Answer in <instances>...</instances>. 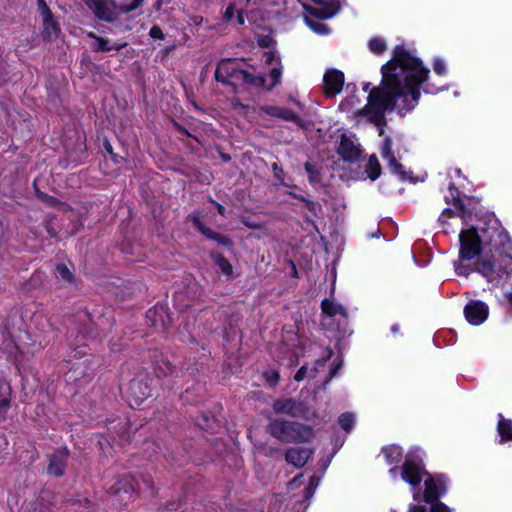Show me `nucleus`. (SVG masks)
I'll use <instances>...</instances> for the list:
<instances>
[{
	"label": "nucleus",
	"instance_id": "obj_1",
	"mask_svg": "<svg viewBox=\"0 0 512 512\" xmlns=\"http://www.w3.org/2000/svg\"><path fill=\"white\" fill-rule=\"evenodd\" d=\"M381 73L380 85L369 91L367 104L355 114L358 122L377 126L380 136L384 134L385 113L413 110L420 98L421 85L425 93L436 94L442 90L428 82L429 69L403 46L395 47L392 59L381 67Z\"/></svg>",
	"mask_w": 512,
	"mask_h": 512
},
{
	"label": "nucleus",
	"instance_id": "obj_2",
	"mask_svg": "<svg viewBox=\"0 0 512 512\" xmlns=\"http://www.w3.org/2000/svg\"><path fill=\"white\" fill-rule=\"evenodd\" d=\"M512 241L494 217L462 228L459 255L453 262L456 274L468 277L479 273L493 286H499L512 274Z\"/></svg>",
	"mask_w": 512,
	"mask_h": 512
},
{
	"label": "nucleus",
	"instance_id": "obj_3",
	"mask_svg": "<svg viewBox=\"0 0 512 512\" xmlns=\"http://www.w3.org/2000/svg\"><path fill=\"white\" fill-rule=\"evenodd\" d=\"M423 451L418 448H412L405 456L401 467L395 465L389 470V475L393 480L402 479L407 482L413 490L420 484L425 470L422 464Z\"/></svg>",
	"mask_w": 512,
	"mask_h": 512
},
{
	"label": "nucleus",
	"instance_id": "obj_4",
	"mask_svg": "<svg viewBox=\"0 0 512 512\" xmlns=\"http://www.w3.org/2000/svg\"><path fill=\"white\" fill-rule=\"evenodd\" d=\"M215 78L222 83L236 86L240 83H247L254 86H264L265 78L255 76L238 67V64L232 59H222L216 68Z\"/></svg>",
	"mask_w": 512,
	"mask_h": 512
},
{
	"label": "nucleus",
	"instance_id": "obj_5",
	"mask_svg": "<svg viewBox=\"0 0 512 512\" xmlns=\"http://www.w3.org/2000/svg\"><path fill=\"white\" fill-rule=\"evenodd\" d=\"M268 429L272 436L287 443L307 442L314 436L312 428L307 425L279 419L271 421Z\"/></svg>",
	"mask_w": 512,
	"mask_h": 512
},
{
	"label": "nucleus",
	"instance_id": "obj_6",
	"mask_svg": "<svg viewBox=\"0 0 512 512\" xmlns=\"http://www.w3.org/2000/svg\"><path fill=\"white\" fill-rule=\"evenodd\" d=\"M83 3L100 20L112 22L117 18V10L121 13H129L143 3V0H133L131 4L116 5L114 0H82Z\"/></svg>",
	"mask_w": 512,
	"mask_h": 512
},
{
	"label": "nucleus",
	"instance_id": "obj_7",
	"mask_svg": "<svg viewBox=\"0 0 512 512\" xmlns=\"http://www.w3.org/2000/svg\"><path fill=\"white\" fill-rule=\"evenodd\" d=\"M425 491L423 494V500L426 503H430V512H450L448 507L441 503L436 502L446 492V480L444 476L438 475L435 477H429L425 480Z\"/></svg>",
	"mask_w": 512,
	"mask_h": 512
},
{
	"label": "nucleus",
	"instance_id": "obj_8",
	"mask_svg": "<svg viewBox=\"0 0 512 512\" xmlns=\"http://www.w3.org/2000/svg\"><path fill=\"white\" fill-rule=\"evenodd\" d=\"M153 488V484L151 480L146 478L136 479L131 476H125L122 479L118 480L114 486L110 488V491L114 494H129L132 493H142L146 490H151ZM131 496H129L130 498Z\"/></svg>",
	"mask_w": 512,
	"mask_h": 512
},
{
	"label": "nucleus",
	"instance_id": "obj_9",
	"mask_svg": "<svg viewBox=\"0 0 512 512\" xmlns=\"http://www.w3.org/2000/svg\"><path fill=\"white\" fill-rule=\"evenodd\" d=\"M393 140L386 137L381 146V156L388 164L389 170L392 174L398 176L402 181L410 180L409 173L404 169L403 165L397 161L395 152L392 149Z\"/></svg>",
	"mask_w": 512,
	"mask_h": 512
},
{
	"label": "nucleus",
	"instance_id": "obj_10",
	"mask_svg": "<svg viewBox=\"0 0 512 512\" xmlns=\"http://www.w3.org/2000/svg\"><path fill=\"white\" fill-rule=\"evenodd\" d=\"M151 395V387L148 381L143 377H138L130 381L127 396L130 405H140Z\"/></svg>",
	"mask_w": 512,
	"mask_h": 512
},
{
	"label": "nucleus",
	"instance_id": "obj_11",
	"mask_svg": "<svg viewBox=\"0 0 512 512\" xmlns=\"http://www.w3.org/2000/svg\"><path fill=\"white\" fill-rule=\"evenodd\" d=\"M489 314L488 305L480 300L469 301L464 308L466 320L472 325H480L486 321Z\"/></svg>",
	"mask_w": 512,
	"mask_h": 512
},
{
	"label": "nucleus",
	"instance_id": "obj_12",
	"mask_svg": "<svg viewBox=\"0 0 512 512\" xmlns=\"http://www.w3.org/2000/svg\"><path fill=\"white\" fill-rule=\"evenodd\" d=\"M323 82L326 94L334 96L343 88L344 74L336 69H328L323 76Z\"/></svg>",
	"mask_w": 512,
	"mask_h": 512
},
{
	"label": "nucleus",
	"instance_id": "obj_13",
	"mask_svg": "<svg viewBox=\"0 0 512 512\" xmlns=\"http://www.w3.org/2000/svg\"><path fill=\"white\" fill-rule=\"evenodd\" d=\"M259 112L280 120L294 122L297 125L302 124L301 118L298 117L293 111L285 107L264 105L259 107Z\"/></svg>",
	"mask_w": 512,
	"mask_h": 512
},
{
	"label": "nucleus",
	"instance_id": "obj_14",
	"mask_svg": "<svg viewBox=\"0 0 512 512\" xmlns=\"http://www.w3.org/2000/svg\"><path fill=\"white\" fill-rule=\"evenodd\" d=\"M317 6L310 9V13L319 19H329L339 11L337 1L312 0Z\"/></svg>",
	"mask_w": 512,
	"mask_h": 512
},
{
	"label": "nucleus",
	"instance_id": "obj_15",
	"mask_svg": "<svg viewBox=\"0 0 512 512\" xmlns=\"http://www.w3.org/2000/svg\"><path fill=\"white\" fill-rule=\"evenodd\" d=\"M313 453L314 451L309 448L293 447L287 450L285 459L289 464L301 468L307 463Z\"/></svg>",
	"mask_w": 512,
	"mask_h": 512
},
{
	"label": "nucleus",
	"instance_id": "obj_16",
	"mask_svg": "<svg viewBox=\"0 0 512 512\" xmlns=\"http://www.w3.org/2000/svg\"><path fill=\"white\" fill-rule=\"evenodd\" d=\"M338 152L346 161H356L360 155L359 147L346 135H342Z\"/></svg>",
	"mask_w": 512,
	"mask_h": 512
},
{
	"label": "nucleus",
	"instance_id": "obj_17",
	"mask_svg": "<svg viewBox=\"0 0 512 512\" xmlns=\"http://www.w3.org/2000/svg\"><path fill=\"white\" fill-rule=\"evenodd\" d=\"M68 459V450L66 448L56 451L50 460L48 471L54 476L63 475Z\"/></svg>",
	"mask_w": 512,
	"mask_h": 512
},
{
	"label": "nucleus",
	"instance_id": "obj_18",
	"mask_svg": "<svg viewBox=\"0 0 512 512\" xmlns=\"http://www.w3.org/2000/svg\"><path fill=\"white\" fill-rule=\"evenodd\" d=\"M146 316L152 321V325L157 328L166 329L170 322L168 311L166 307L162 305L155 306L153 309L148 310Z\"/></svg>",
	"mask_w": 512,
	"mask_h": 512
},
{
	"label": "nucleus",
	"instance_id": "obj_19",
	"mask_svg": "<svg viewBox=\"0 0 512 512\" xmlns=\"http://www.w3.org/2000/svg\"><path fill=\"white\" fill-rule=\"evenodd\" d=\"M273 409L276 413L288 414L297 416L301 412V406L293 399L277 400L273 404Z\"/></svg>",
	"mask_w": 512,
	"mask_h": 512
},
{
	"label": "nucleus",
	"instance_id": "obj_20",
	"mask_svg": "<svg viewBox=\"0 0 512 512\" xmlns=\"http://www.w3.org/2000/svg\"><path fill=\"white\" fill-rule=\"evenodd\" d=\"M190 219H191L194 227L198 231H200L203 235H205L207 238L216 240L217 242H219L221 244H227L228 243V239L225 236L217 234V233L213 232L212 230H210L209 228H206L202 224L200 218L197 215H191Z\"/></svg>",
	"mask_w": 512,
	"mask_h": 512
},
{
	"label": "nucleus",
	"instance_id": "obj_21",
	"mask_svg": "<svg viewBox=\"0 0 512 512\" xmlns=\"http://www.w3.org/2000/svg\"><path fill=\"white\" fill-rule=\"evenodd\" d=\"M382 454L385 458V461L389 465H394L399 463L403 458V449L395 444L386 446L382 449Z\"/></svg>",
	"mask_w": 512,
	"mask_h": 512
},
{
	"label": "nucleus",
	"instance_id": "obj_22",
	"mask_svg": "<svg viewBox=\"0 0 512 512\" xmlns=\"http://www.w3.org/2000/svg\"><path fill=\"white\" fill-rule=\"evenodd\" d=\"M321 308L323 313L330 317H334L336 315H341L344 318L347 317L345 308L332 300L324 299L321 303Z\"/></svg>",
	"mask_w": 512,
	"mask_h": 512
},
{
	"label": "nucleus",
	"instance_id": "obj_23",
	"mask_svg": "<svg viewBox=\"0 0 512 512\" xmlns=\"http://www.w3.org/2000/svg\"><path fill=\"white\" fill-rule=\"evenodd\" d=\"M365 172L372 181L379 178L381 174V166L379 160L376 155H371L368 159V162L365 166Z\"/></svg>",
	"mask_w": 512,
	"mask_h": 512
},
{
	"label": "nucleus",
	"instance_id": "obj_24",
	"mask_svg": "<svg viewBox=\"0 0 512 512\" xmlns=\"http://www.w3.org/2000/svg\"><path fill=\"white\" fill-rule=\"evenodd\" d=\"M498 432L502 441H512V421L504 419L501 414L499 415Z\"/></svg>",
	"mask_w": 512,
	"mask_h": 512
},
{
	"label": "nucleus",
	"instance_id": "obj_25",
	"mask_svg": "<svg viewBox=\"0 0 512 512\" xmlns=\"http://www.w3.org/2000/svg\"><path fill=\"white\" fill-rule=\"evenodd\" d=\"M58 24L53 20V17L43 20V33L45 37L53 38L59 33Z\"/></svg>",
	"mask_w": 512,
	"mask_h": 512
},
{
	"label": "nucleus",
	"instance_id": "obj_26",
	"mask_svg": "<svg viewBox=\"0 0 512 512\" xmlns=\"http://www.w3.org/2000/svg\"><path fill=\"white\" fill-rule=\"evenodd\" d=\"M214 263L219 267L221 272L227 276L232 274V266L227 259L220 254H212Z\"/></svg>",
	"mask_w": 512,
	"mask_h": 512
},
{
	"label": "nucleus",
	"instance_id": "obj_27",
	"mask_svg": "<svg viewBox=\"0 0 512 512\" xmlns=\"http://www.w3.org/2000/svg\"><path fill=\"white\" fill-rule=\"evenodd\" d=\"M319 483H320V479L318 477H316V476L309 477L308 483H307V485H305L304 490H303L304 500H309L310 498L313 497L317 487L319 486Z\"/></svg>",
	"mask_w": 512,
	"mask_h": 512
},
{
	"label": "nucleus",
	"instance_id": "obj_28",
	"mask_svg": "<svg viewBox=\"0 0 512 512\" xmlns=\"http://www.w3.org/2000/svg\"><path fill=\"white\" fill-rule=\"evenodd\" d=\"M282 72H283V66L281 65V62H279L277 64V66L272 68L270 71V77L272 79V82L267 86L265 83L263 87H266L268 90H271L272 88H274L275 86L280 84Z\"/></svg>",
	"mask_w": 512,
	"mask_h": 512
},
{
	"label": "nucleus",
	"instance_id": "obj_29",
	"mask_svg": "<svg viewBox=\"0 0 512 512\" xmlns=\"http://www.w3.org/2000/svg\"><path fill=\"white\" fill-rule=\"evenodd\" d=\"M306 24L309 28L318 35H326L330 32L327 25L318 20L306 18Z\"/></svg>",
	"mask_w": 512,
	"mask_h": 512
},
{
	"label": "nucleus",
	"instance_id": "obj_30",
	"mask_svg": "<svg viewBox=\"0 0 512 512\" xmlns=\"http://www.w3.org/2000/svg\"><path fill=\"white\" fill-rule=\"evenodd\" d=\"M369 50L374 54H382L387 46L384 39L375 37L369 40L368 42Z\"/></svg>",
	"mask_w": 512,
	"mask_h": 512
},
{
	"label": "nucleus",
	"instance_id": "obj_31",
	"mask_svg": "<svg viewBox=\"0 0 512 512\" xmlns=\"http://www.w3.org/2000/svg\"><path fill=\"white\" fill-rule=\"evenodd\" d=\"M338 422L343 430L349 432L355 424V416L349 412L343 413L340 415Z\"/></svg>",
	"mask_w": 512,
	"mask_h": 512
},
{
	"label": "nucleus",
	"instance_id": "obj_32",
	"mask_svg": "<svg viewBox=\"0 0 512 512\" xmlns=\"http://www.w3.org/2000/svg\"><path fill=\"white\" fill-rule=\"evenodd\" d=\"M124 46H125V44L110 45L108 40L100 37V38H96L95 49L97 51H111V50H119Z\"/></svg>",
	"mask_w": 512,
	"mask_h": 512
},
{
	"label": "nucleus",
	"instance_id": "obj_33",
	"mask_svg": "<svg viewBox=\"0 0 512 512\" xmlns=\"http://www.w3.org/2000/svg\"><path fill=\"white\" fill-rule=\"evenodd\" d=\"M56 276L68 283H71L73 280L72 273L64 264H58L56 266Z\"/></svg>",
	"mask_w": 512,
	"mask_h": 512
},
{
	"label": "nucleus",
	"instance_id": "obj_34",
	"mask_svg": "<svg viewBox=\"0 0 512 512\" xmlns=\"http://www.w3.org/2000/svg\"><path fill=\"white\" fill-rule=\"evenodd\" d=\"M433 69L437 75H445L447 73L446 62L441 58H436L433 63Z\"/></svg>",
	"mask_w": 512,
	"mask_h": 512
},
{
	"label": "nucleus",
	"instance_id": "obj_35",
	"mask_svg": "<svg viewBox=\"0 0 512 512\" xmlns=\"http://www.w3.org/2000/svg\"><path fill=\"white\" fill-rule=\"evenodd\" d=\"M454 216H455V213L452 210L445 209L438 218V221L443 226L444 232L446 234L450 233V231L448 230V227H446V224H447L446 219L452 218Z\"/></svg>",
	"mask_w": 512,
	"mask_h": 512
},
{
	"label": "nucleus",
	"instance_id": "obj_36",
	"mask_svg": "<svg viewBox=\"0 0 512 512\" xmlns=\"http://www.w3.org/2000/svg\"><path fill=\"white\" fill-rule=\"evenodd\" d=\"M264 378L269 386H275L279 381V373L275 370L267 371L264 373Z\"/></svg>",
	"mask_w": 512,
	"mask_h": 512
},
{
	"label": "nucleus",
	"instance_id": "obj_37",
	"mask_svg": "<svg viewBox=\"0 0 512 512\" xmlns=\"http://www.w3.org/2000/svg\"><path fill=\"white\" fill-rule=\"evenodd\" d=\"M265 63L267 65L272 64L273 62H280V58L275 50H268L264 53Z\"/></svg>",
	"mask_w": 512,
	"mask_h": 512
},
{
	"label": "nucleus",
	"instance_id": "obj_38",
	"mask_svg": "<svg viewBox=\"0 0 512 512\" xmlns=\"http://www.w3.org/2000/svg\"><path fill=\"white\" fill-rule=\"evenodd\" d=\"M305 169H306V172L308 173L309 175V180L311 182H315L318 180V171L316 169V167L314 165H312L311 163H306L305 164Z\"/></svg>",
	"mask_w": 512,
	"mask_h": 512
},
{
	"label": "nucleus",
	"instance_id": "obj_39",
	"mask_svg": "<svg viewBox=\"0 0 512 512\" xmlns=\"http://www.w3.org/2000/svg\"><path fill=\"white\" fill-rule=\"evenodd\" d=\"M305 483L303 474L295 477L292 481L289 482L288 487L290 490H295L301 485Z\"/></svg>",
	"mask_w": 512,
	"mask_h": 512
},
{
	"label": "nucleus",
	"instance_id": "obj_40",
	"mask_svg": "<svg viewBox=\"0 0 512 512\" xmlns=\"http://www.w3.org/2000/svg\"><path fill=\"white\" fill-rule=\"evenodd\" d=\"M234 14H235V5L233 3H231L226 8L223 18L225 21H231L234 18Z\"/></svg>",
	"mask_w": 512,
	"mask_h": 512
},
{
	"label": "nucleus",
	"instance_id": "obj_41",
	"mask_svg": "<svg viewBox=\"0 0 512 512\" xmlns=\"http://www.w3.org/2000/svg\"><path fill=\"white\" fill-rule=\"evenodd\" d=\"M150 36L152 38L162 39L163 38L162 30L159 27H157V26H153L150 29Z\"/></svg>",
	"mask_w": 512,
	"mask_h": 512
},
{
	"label": "nucleus",
	"instance_id": "obj_42",
	"mask_svg": "<svg viewBox=\"0 0 512 512\" xmlns=\"http://www.w3.org/2000/svg\"><path fill=\"white\" fill-rule=\"evenodd\" d=\"M163 365L165 366V368L163 370H162L161 367H159V369L156 370L158 376H160V370H161V373L163 375H167L169 373H172L173 367L170 365L169 362H163Z\"/></svg>",
	"mask_w": 512,
	"mask_h": 512
},
{
	"label": "nucleus",
	"instance_id": "obj_43",
	"mask_svg": "<svg viewBox=\"0 0 512 512\" xmlns=\"http://www.w3.org/2000/svg\"><path fill=\"white\" fill-rule=\"evenodd\" d=\"M258 44L261 47L268 48L272 44V39L268 36H264L258 39Z\"/></svg>",
	"mask_w": 512,
	"mask_h": 512
},
{
	"label": "nucleus",
	"instance_id": "obj_44",
	"mask_svg": "<svg viewBox=\"0 0 512 512\" xmlns=\"http://www.w3.org/2000/svg\"><path fill=\"white\" fill-rule=\"evenodd\" d=\"M273 172L275 177L279 180V182L284 183V179L282 178L283 171L277 164H273Z\"/></svg>",
	"mask_w": 512,
	"mask_h": 512
},
{
	"label": "nucleus",
	"instance_id": "obj_45",
	"mask_svg": "<svg viewBox=\"0 0 512 512\" xmlns=\"http://www.w3.org/2000/svg\"><path fill=\"white\" fill-rule=\"evenodd\" d=\"M306 376V367L302 366L295 374V377L294 379L296 381H301L305 378Z\"/></svg>",
	"mask_w": 512,
	"mask_h": 512
},
{
	"label": "nucleus",
	"instance_id": "obj_46",
	"mask_svg": "<svg viewBox=\"0 0 512 512\" xmlns=\"http://www.w3.org/2000/svg\"><path fill=\"white\" fill-rule=\"evenodd\" d=\"M408 512H426V508L421 505L411 504L409 506Z\"/></svg>",
	"mask_w": 512,
	"mask_h": 512
},
{
	"label": "nucleus",
	"instance_id": "obj_47",
	"mask_svg": "<svg viewBox=\"0 0 512 512\" xmlns=\"http://www.w3.org/2000/svg\"><path fill=\"white\" fill-rule=\"evenodd\" d=\"M40 13H41V15L43 17V20L44 19H49V18L53 17L52 12H51V10L49 9L48 6H45L43 9H41Z\"/></svg>",
	"mask_w": 512,
	"mask_h": 512
},
{
	"label": "nucleus",
	"instance_id": "obj_48",
	"mask_svg": "<svg viewBox=\"0 0 512 512\" xmlns=\"http://www.w3.org/2000/svg\"><path fill=\"white\" fill-rule=\"evenodd\" d=\"M191 20L193 21V23L195 25H201L204 21L203 17H201V16H194L191 18Z\"/></svg>",
	"mask_w": 512,
	"mask_h": 512
},
{
	"label": "nucleus",
	"instance_id": "obj_49",
	"mask_svg": "<svg viewBox=\"0 0 512 512\" xmlns=\"http://www.w3.org/2000/svg\"><path fill=\"white\" fill-rule=\"evenodd\" d=\"M237 20L240 25H242L244 23V16L241 11H238Z\"/></svg>",
	"mask_w": 512,
	"mask_h": 512
},
{
	"label": "nucleus",
	"instance_id": "obj_50",
	"mask_svg": "<svg viewBox=\"0 0 512 512\" xmlns=\"http://www.w3.org/2000/svg\"><path fill=\"white\" fill-rule=\"evenodd\" d=\"M505 298L512 303V287H511V290L505 292Z\"/></svg>",
	"mask_w": 512,
	"mask_h": 512
},
{
	"label": "nucleus",
	"instance_id": "obj_51",
	"mask_svg": "<svg viewBox=\"0 0 512 512\" xmlns=\"http://www.w3.org/2000/svg\"><path fill=\"white\" fill-rule=\"evenodd\" d=\"M39 11L43 9L45 6H47L45 0H37Z\"/></svg>",
	"mask_w": 512,
	"mask_h": 512
},
{
	"label": "nucleus",
	"instance_id": "obj_52",
	"mask_svg": "<svg viewBox=\"0 0 512 512\" xmlns=\"http://www.w3.org/2000/svg\"><path fill=\"white\" fill-rule=\"evenodd\" d=\"M217 210L219 214L224 215L225 214V208L221 204H217Z\"/></svg>",
	"mask_w": 512,
	"mask_h": 512
},
{
	"label": "nucleus",
	"instance_id": "obj_53",
	"mask_svg": "<svg viewBox=\"0 0 512 512\" xmlns=\"http://www.w3.org/2000/svg\"><path fill=\"white\" fill-rule=\"evenodd\" d=\"M413 498L416 502H419L421 500V495L419 492L414 491Z\"/></svg>",
	"mask_w": 512,
	"mask_h": 512
},
{
	"label": "nucleus",
	"instance_id": "obj_54",
	"mask_svg": "<svg viewBox=\"0 0 512 512\" xmlns=\"http://www.w3.org/2000/svg\"><path fill=\"white\" fill-rule=\"evenodd\" d=\"M262 0H246V5H256L258 3H260Z\"/></svg>",
	"mask_w": 512,
	"mask_h": 512
},
{
	"label": "nucleus",
	"instance_id": "obj_55",
	"mask_svg": "<svg viewBox=\"0 0 512 512\" xmlns=\"http://www.w3.org/2000/svg\"><path fill=\"white\" fill-rule=\"evenodd\" d=\"M331 355H332V351H331V350H328L327 355H326V357H324V358L322 359L321 364L323 365V364H324V362H325L326 360H328V359L331 357Z\"/></svg>",
	"mask_w": 512,
	"mask_h": 512
},
{
	"label": "nucleus",
	"instance_id": "obj_56",
	"mask_svg": "<svg viewBox=\"0 0 512 512\" xmlns=\"http://www.w3.org/2000/svg\"><path fill=\"white\" fill-rule=\"evenodd\" d=\"M398 329H399V326H398L397 324H395V325H393V326L391 327V331H392L393 333H396V332L398 331Z\"/></svg>",
	"mask_w": 512,
	"mask_h": 512
},
{
	"label": "nucleus",
	"instance_id": "obj_57",
	"mask_svg": "<svg viewBox=\"0 0 512 512\" xmlns=\"http://www.w3.org/2000/svg\"><path fill=\"white\" fill-rule=\"evenodd\" d=\"M0 404H1V406H8L9 402L7 399H3V400H1Z\"/></svg>",
	"mask_w": 512,
	"mask_h": 512
},
{
	"label": "nucleus",
	"instance_id": "obj_58",
	"mask_svg": "<svg viewBox=\"0 0 512 512\" xmlns=\"http://www.w3.org/2000/svg\"><path fill=\"white\" fill-rule=\"evenodd\" d=\"M88 37L93 38V39H95V40H96V38H99V37H98V36H96L93 32L88 33Z\"/></svg>",
	"mask_w": 512,
	"mask_h": 512
},
{
	"label": "nucleus",
	"instance_id": "obj_59",
	"mask_svg": "<svg viewBox=\"0 0 512 512\" xmlns=\"http://www.w3.org/2000/svg\"><path fill=\"white\" fill-rule=\"evenodd\" d=\"M336 370H337V368H334L331 370L330 378H332L336 374Z\"/></svg>",
	"mask_w": 512,
	"mask_h": 512
},
{
	"label": "nucleus",
	"instance_id": "obj_60",
	"mask_svg": "<svg viewBox=\"0 0 512 512\" xmlns=\"http://www.w3.org/2000/svg\"><path fill=\"white\" fill-rule=\"evenodd\" d=\"M293 102L300 108L302 109V105L300 102L296 101V100H293Z\"/></svg>",
	"mask_w": 512,
	"mask_h": 512
},
{
	"label": "nucleus",
	"instance_id": "obj_61",
	"mask_svg": "<svg viewBox=\"0 0 512 512\" xmlns=\"http://www.w3.org/2000/svg\"><path fill=\"white\" fill-rule=\"evenodd\" d=\"M369 86H370V84H369V83L365 84V86H364V88H363V89H364V91H368V90H369Z\"/></svg>",
	"mask_w": 512,
	"mask_h": 512
},
{
	"label": "nucleus",
	"instance_id": "obj_62",
	"mask_svg": "<svg viewBox=\"0 0 512 512\" xmlns=\"http://www.w3.org/2000/svg\"><path fill=\"white\" fill-rule=\"evenodd\" d=\"M106 149H107L108 152H110V153L112 152L111 151V146L109 144L106 145Z\"/></svg>",
	"mask_w": 512,
	"mask_h": 512
},
{
	"label": "nucleus",
	"instance_id": "obj_63",
	"mask_svg": "<svg viewBox=\"0 0 512 512\" xmlns=\"http://www.w3.org/2000/svg\"><path fill=\"white\" fill-rule=\"evenodd\" d=\"M47 231H48V234H50V236H54V235H55L54 233H52V232L50 231V229H49V228L47 229Z\"/></svg>",
	"mask_w": 512,
	"mask_h": 512
},
{
	"label": "nucleus",
	"instance_id": "obj_64",
	"mask_svg": "<svg viewBox=\"0 0 512 512\" xmlns=\"http://www.w3.org/2000/svg\"><path fill=\"white\" fill-rule=\"evenodd\" d=\"M390 512H395V511H393V510H392V511H390Z\"/></svg>",
	"mask_w": 512,
	"mask_h": 512
}]
</instances>
